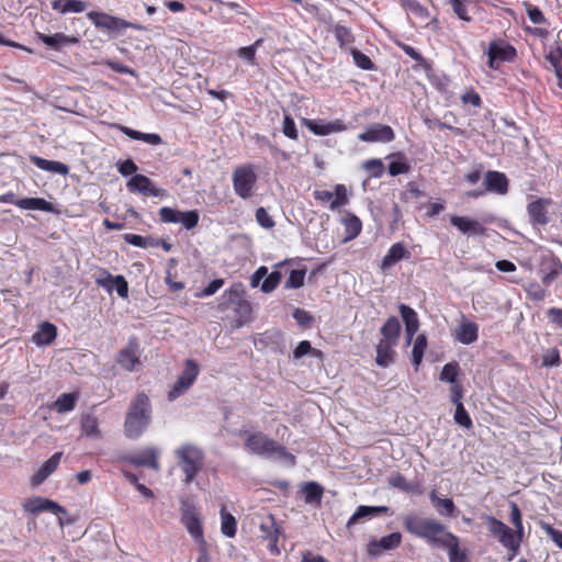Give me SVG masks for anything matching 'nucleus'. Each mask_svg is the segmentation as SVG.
<instances>
[{
    "label": "nucleus",
    "instance_id": "37",
    "mask_svg": "<svg viewBox=\"0 0 562 562\" xmlns=\"http://www.w3.org/2000/svg\"><path fill=\"white\" fill-rule=\"evenodd\" d=\"M302 493L304 494V501L306 504L321 505L324 487L314 481L306 482L302 485Z\"/></svg>",
    "mask_w": 562,
    "mask_h": 562
},
{
    "label": "nucleus",
    "instance_id": "61",
    "mask_svg": "<svg viewBox=\"0 0 562 562\" xmlns=\"http://www.w3.org/2000/svg\"><path fill=\"white\" fill-rule=\"evenodd\" d=\"M179 215H181V211L169 206L159 210V216L164 223L178 224Z\"/></svg>",
    "mask_w": 562,
    "mask_h": 562
},
{
    "label": "nucleus",
    "instance_id": "28",
    "mask_svg": "<svg viewBox=\"0 0 562 562\" xmlns=\"http://www.w3.org/2000/svg\"><path fill=\"white\" fill-rule=\"evenodd\" d=\"M38 38L48 48L55 50H60L66 45L77 44L79 42L77 37L68 36L65 35L64 33H55L53 35L38 34Z\"/></svg>",
    "mask_w": 562,
    "mask_h": 562
},
{
    "label": "nucleus",
    "instance_id": "50",
    "mask_svg": "<svg viewBox=\"0 0 562 562\" xmlns=\"http://www.w3.org/2000/svg\"><path fill=\"white\" fill-rule=\"evenodd\" d=\"M351 55H352L355 65L357 67H359L360 69H362V70H373V69H375V65L370 59V57L367 56L364 53H362V52H360V50H358L356 48H352L351 49Z\"/></svg>",
    "mask_w": 562,
    "mask_h": 562
},
{
    "label": "nucleus",
    "instance_id": "22",
    "mask_svg": "<svg viewBox=\"0 0 562 562\" xmlns=\"http://www.w3.org/2000/svg\"><path fill=\"white\" fill-rule=\"evenodd\" d=\"M158 450L155 448H146L136 456L128 458V463L135 467H146L158 471L160 465L158 462Z\"/></svg>",
    "mask_w": 562,
    "mask_h": 562
},
{
    "label": "nucleus",
    "instance_id": "49",
    "mask_svg": "<svg viewBox=\"0 0 562 562\" xmlns=\"http://www.w3.org/2000/svg\"><path fill=\"white\" fill-rule=\"evenodd\" d=\"M333 193L334 198L331 200V203L329 204L330 210H337L340 206L347 204L349 196L347 189L344 184H336L335 191Z\"/></svg>",
    "mask_w": 562,
    "mask_h": 562
},
{
    "label": "nucleus",
    "instance_id": "23",
    "mask_svg": "<svg viewBox=\"0 0 562 562\" xmlns=\"http://www.w3.org/2000/svg\"><path fill=\"white\" fill-rule=\"evenodd\" d=\"M541 281L546 286H550L552 282L562 273V262L557 257H551L542 262L540 268Z\"/></svg>",
    "mask_w": 562,
    "mask_h": 562
},
{
    "label": "nucleus",
    "instance_id": "47",
    "mask_svg": "<svg viewBox=\"0 0 562 562\" xmlns=\"http://www.w3.org/2000/svg\"><path fill=\"white\" fill-rule=\"evenodd\" d=\"M402 5L415 16L426 20L429 11L418 0H400Z\"/></svg>",
    "mask_w": 562,
    "mask_h": 562
},
{
    "label": "nucleus",
    "instance_id": "43",
    "mask_svg": "<svg viewBox=\"0 0 562 562\" xmlns=\"http://www.w3.org/2000/svg\"><path fill=\"white\" fill-rule=\"evenodd\" d=\"M546 58L555 71L558 77V87L562 89V48L557 47L551 49Z\"/></svg>",
    "mask_w": 562,
    "mask_h": 562
},
{
    "label": "nucleus",
    "instance_id": "14",
    "mask_svg": "<svg viewBox=\"0 0 562 562\" xmlns=\"http://www.w3.org/2000/svg\"><path fill=\"white\" fill-rule=\"evenodd\" d=\"M450 224L467 237H479L486 235L484 223L470 216H450Z\"/></svg>",
    "mask_w": 562,
    "mask_h": 562
},
{
    "label": "nucleus",
    "instance_id": "64",
    "mask_svg": "<svg viewBox=\"0 0 562 562\" xmlns=\"http://www.w3.org/2000/svg\"><path fill=\"white\" fill-rule=\"evenodd\" d=\"M256 221L261 227H263L266 229L272 228L274 226L273 218L269 215L267 210L262 206L258 207L256 211Z\"/></svg>",
    "mask_w": 562,
    "mask_h": 562
},
{
    "label": "nucleus",
    "instance_id": "54",
    "mask_svg": "<svg viewBox=\"0 0 562 562\" xmlns=\"http://www.w3.org/2000/svg\"><path fill=\"white\" fill-rule=\"evenodd\" d=\"M282 278V273L280 271H272L270 274H267L263 282L261 283V291L263 293L272 292L280 283Z\"/></svg>",
    "mask_w": 562,
    "mask_h": 562
},
{
    "label": "nucleus",
    "instance_id": "42",
    "mask_svg": "<svg viewBox=\"0 0 562 562\" xmlns=\"http://www.w3.org/2000/svg\"><path fill=\"white\" fill-rule=\"evenodd\" d=\"M221 531L228 538L235 537L237 532V520L224 506L221 508Z\"/></svg>",
    "mask_w": 562,
    "mask_h": 562
},
{
    "label": "nucleus",
    "instance_id": "59",
    "mask_svg": "<svg viewBox=\"0 0 562 562\" xmlns=\"http://www.w3.org/2000/svg\"><path fill=\"white\" fill-rule=\"evenodd\" d=\"M304 124L313 134H315L317 136H326L327 135V130H328L327 122H323L321 120L316 121V120L304 119Z\"/></svg>",
    "mask_w": 562,
    "mask_h": 562
},
{
    "label": "nucleus",
    "instance_id": "11",
    "mask_svg": "<svg viewBox=\"0 0 562 562\" xmlns=\"http://www.w3.org/2000/svg\"><path fill=\"white\" fill-rule=\"evenodd\" d=\"M199 371L198 363L192 359H187L183 371L168 392V400L172 402L181 396L194 383Z\"/></svg>",
    "mask_w": 562,
    "mask_h": 562
},
{
    "label": "nucleus",
    "instance_id": "24",
    "mask_svg": "<svg viewBox=\"0 0 562 562\" xmlns=\"http://www.w3.org/2000/svg\"><path fill=\"white\" fill-rule=\"evenodd\" d=\"M456 340L463 345H471L479 338V326L474 322L464 321L461 322L456 330Z\"/></svg>",
    "mask_w": 562,
    "mask_h": 562
},
{
    "label": "nucleus",
    "instance_id": "9",
    "mask_svg": "<svg viewBox=\"0 0 562 562\" xmlns=\"http://www.w3.org/2000/svg\"><path fill=\"white\" fill-rule=\"evenodd\" d=\"M140 346L136 336H131L127 344L116 355V363L128 372L137 371L142 366L140 362Z\"/></svg>",
    "mask_w": 562,
    "mask_h": 562
},
{
    "label": "nucleus",
    "instance_id": "12",
    "mask_svg": "<svg viewBox=\"0 0 562 562\" xmlns=\"http://www.w3.org/2000/svg\"><path fill=\"white\" fill-rule=\"evenodd\" d=\"M181 522L195 543L205 540L200 513L193 504L189 502L182 504Z\"/></svg>",
    "mask_w": 562,
    "mask_h": 562
},
{
    "label": "nucleus",
    "instance_id": "41",
    "mask_svg": "<svg viewBox=\"0 0 562 562\" xmlns=\"http://www.w3.org/2000/svg\"><path fill=\"white\" fill-rule=\"evenodd\" d=\"M426 348H427V337L425 334H419L414 340L413 350H412V364L415 368V370H418V367L422 363Z\"/></svg>",
    "mask_w": 562,
    "mask_h": 562
},
{
    "label": "nucleus",
    "instance_id": "13",
    "mask_svg": "<svg viewBox=\"0 0 562 562\" xmlns=\"http://www.w3.org/2000/svg\"><path fill=\"white\" fill-rule=\"evenodd\" d=\"M126 188L131 193H140L154 198L166 195V190L156 188L148 177L140 173L134 175L126 182Z\"/></svg>",
    "mask_w": 562,
    "mask_h": 562
},
{
    "label": "nucleus",
    "instance_id": "33",
    "mask_svg": "<svg viewBox=\"0 0 562 562\" xmlns=\"http://www.w3.org/2000/svg\"><path fill=\"white\" fill-rule=\"evenodd\" d=\"M342 224L345 227V236H344L342 240L345 243L357 238L362 231V223H361L360 218L352 213H348L342 218Z\"/></svg>",
    "mask_w": 562,
    "mask_h": 562
},
{
    "label": "nucleus",
    "instance_id": "5",
    "mask_svg": "<svg viewBox=\"0 0 562 562\" xmlns=\"http://www.w3.org/2000/svg\"><path fill=\"white\" fill-rule=\"evenodd\" d=\"M175 456L178 465L184 473V484L190 485L203 468V450L195 445L183 443L175 450Z\"/></svg>",
    "mask_w": 562,
    "mask_h": 562
},
{
    "label": "nucleus",
    "instance_id": "17",
    "mask_svg": "<svg viewBox=\"0 0 562 562\" xmlns=\"http://www.w3.org/2000/svg\"><path fill=\"white\" fill-rule=\"evenodd\" d=\"M485 191L505 195L509 190V181L504 172L490 170L484 175Z\"/></svg>",
    "mask_w": 562,
    "mask_h": 562
},
{
    "label": "nucleus",
    "instance_id": "15",
    "mask_svg": "<svg viewBox=\"0 0 562 562\" xmlns=\"http://www.w3.org/2000/svg\"><path fill=\"white\" fill-rule=\"evenodd\" d=\"M361 142L366 143H390L395 138L394 131L391 126L384 124H374L358 135Z\"/></svg>",
    "mask_w": 562,
    "mask_h": 562
},
{
    "label": "nucleus",
    "instance_id": "1",
    "mask_svg": "<svg viewBox=\"0 0 562 562\" xmlns=\"http://www.w3.org/2000/svg\"><path fill=\"white\" fill-rule=\"evenodd\" d=\"M403 526L408 533L425 540L430 547L446 549L449 562H470L467 551L460 549L459 538L436 519L406 515Z\"/></svg>",
    "mask_w": 562,
    "mask_h": 562
},
{
    "label": "nucleus",
    "instance_id": "2",
    "mask_svg": "<svg viewBox=\"0 0 562 562\" xmlns=\"http://www.w3.org/2000/svg\"><path fill=\"white\" fill-rule=\"evenodd\" d=\"M509 520L514 526V530L510 529L502 520L497 519L492 515H485L484 520L487 524L490 533L498 540V542L507 549L508 561L514 560L520 551V546L524 540L525 529L522 524V515L515 502L509 503Z\"/></svg>",
    "mask_w": 562,
    "mask_h": 562
},
{
    "label": "nucleus",
    "instance_id": "21",
    "mask_svg": "<svg viewBox=\"0 0 562 562\" xmlns=\"http://www.w3.org/2000/svg\"><path fill=\"white\" fill-rule=\"evenodd\" d=\"M80 434L89 439H102L99 418L91 413L83 414L80 419Z\"/></svg>",
    "mask_w": 562,
    "mask_h": 562
},
{
    "label": "nucleus",
    "instance_id": "45",
    "mask_svg": "<svg viewBox=\"0 0 562 562\" xmlns=\"http://www.w3.org/2000/svg\"><path fill=\"white\" fill-rule=\"evenodd\" d=\"M262 43H263V40L258 38L255 41L254 44H251L249 46L240 47L237 50V56L250 65H256V52H257V48L262 45Z\"/></svg>",
    "mask_w": 562,
    "mask_h": 562
},
{
    "label": "nucleus",
    "instance_id": "10",
    "mask_svg": "<svg viewBox=\"0 0 562 562\" xmlns=\"http://www.w3.org/2000/svg\"><path fill=\"white\" fill-rule=\"evenodd\" d=\"M87 18L97 29L108 32L111 36L121 35L127 25L126 20L104 12L90 11Z\"/></svg>",
    "mask_w": 562,
    "mask_h": 562
},
{
    "label": "nucleus",
    "instance_id": "20",
    "mask_svg": "<svg viewBox=\"0 0 562 562\" xmlns=\"http://www.w3.org/2000/svg\"><path fill=\"white\" fill-rule=\"evenodd\" d=\"M551 203L548 199H538L528 204L527 211L530 222L533 225H547L549 223V216L547 206Z\"/></svg>",
    "mask_w": 562,
    "mask_h": 562
},
{
    "label": "nucleus",
    "instance_id": "3",
    "mask_svg": "<svg viewBox=\"0 0 562 562\" xmlns=\"http://www.w3.org/2000/svg\"><path fill=\"white\" fill-rule=\"evenodd\" d=\"M153 419L150 398L138 392L131 401L124 419L123 431L127 439L136 440L148 429Z\"/></svg>",
    "mask_w": 562,
    "mask_h": 562
},
{
    "label": "nucleus",
    "instance_id": "6",
    "mask_svg": "<svg viewBox=\"0 0 562 562\" xmlns=\"http://www.w3.org/2000/svg\"><path fill=\"white\" fill-rule=\"evenodd\" d=\"M487 66L497 70L502 63H513L517 57V49L514 45L503 38L491 41L485 52Z\"/></svg>",
    "mask_w": 562,
    "mask_h": 562
},
{
    "label": "nucleus",
    "instance_id": "16",
    "mask_svg": "<svg viewBox=\"0 0 562 562\" xmlns=\"http://www.w3.org/2000/svg\"><path fill=\"white\" fill-rule=\"evenodd\" d=\"M23 509L31 514H38L42 512H53L56 514L67 513L66 508L56 502L40 496L27 498L23 503Z\"/></svg>",
    "mask_w": 562,
    "mask_h": 562
},
{
    "label": "nucleus",
    "instance_id": "57",
    "mask_svg": "<svg viewBox=\"0 0 562 562\" xmlns=\"http://www.w3.org/2000/svg\"><path fill=\"white\" fill-rule=\"evenodd\" d=\"M449 2L452 7L453 12L460 20L464 22L471 21V16L468 14L467 10V4L469 0H449Z\"/></svg>",
    "mask_w": 562,
    "mask_h": 562
},
{
    "label": "nucleus",
    "instance_id": "62",
    "mask_svg": "<svg viewBox=\"0 0 562 562\" xmlns=\"http://www.w3.org/2000/svg\"><path fill=\"white\" fill-rule=\"evenodd\" d=\"M525 5H526L528 18L533 24H546L547 23V20L544 18L542 11L538 7L532 5L528 2H525Z\"/></svg>",
    "mask_w": 562,
    "mask_h": 562
},
{
    "label": "nucleus",
    "instance_id": "4",
    "mask_svg": "<svg viewBox=\"0 0 562 562\" xmlns=\"http://www.w3.org/2000/svg\"><path fill=\"white\" fill-rule=\"evenodd\" d=\"M245 447L256 456L282 461L290 467H294L296 464V458L294 454L289 452L284 446L269 438L261 431L247 434Z\"/></svg>",
    "mask_w": 562,
    "mask_h": 562
},
{
    "label": "nucleus",
    "instance_id": "56",
    "mask_svg": "<svg viewBox=\"0 0 562 562\" xmlns=\"http://www.w3.org/2000/svg\"><path fill=\"white\" fill-rule=\"evenodd\" d=\"M363 168L372 178H380L384 172V165L380 159H369L363 164Z\"/></svg>",
    "mask_w": 562,
    "mask_h": 562
},
{
    "label": "nucleus",
    "instance_id": "35",
    "mask_svg": "<svg viewBox=\"0 0 562 562\" xmlns=\"http://www.w3.org/2000/svg\"><path fill=\"white\" fill-rule=\"evenodd\" d=\"M384 341L397 344L401 334V324L396 316H391L386 319L380 329Z\"/></svg>",
    "mask_w": 562,
    "mask_h": 562
},
{
    "label": "nucleus",
    "instance_id": "48",
    "mask_svg": "<svg viewBox=\"0 0 562 562\" xmlns=\"http://www.w3.org/2000/svg\"><path fill=\"white\" fill-rule=\"evenodd\" d=\"M306 355H311L312 357L315 358H321L323 353L321 350L313 348L308 340H302L294 349L293 356L295 359H300Z\"/></svg>",
    "mask_w": 562,
    "mask_h": 562
},
{
    "label": "nucleus",
    "instance_id": "36",
    "mask_svg": "<svg viewBox=\"0 0 562 562\" xmlns=\"http://www.w3.org/2000/svg\"><path fill=\"white\" fill-rule=\"evenodd\" d=\"M429 498L432 506L436 508L439 515L441 516H453L456 512V505L451 498L448 497H439L437 492L432 490L429 493Z\"/></svg>",
    "mask_w": 562,
    "mask_h": 562
},
{
    "label": "nucleus",
    "instance_id": "39",
    "mask_svg": "<svg viewBox=\"0 0 562 562\" xmlns=\"http://www.w3.org/2000/svg\"><path fill=\"white\" fill-rule=\"evenodd\" d=\"M387 510H389V508L386 506L360 505L359 507H357L356 512L349 518V520L347 522V527H351L353 524H356L358 520H360L362 518L373 517L381 513H386Z\"/></svg>",
    "mask_w": 562,
    "mask_h": 562
},
{
    "label": "nucleus",
    "instance_id": "34",
    "mask_svg": "<svg viewBox=\"0 0 562 562\" xmlns=\"http://www.w3.org/2000/svg\"><path fill=\"white\" fill-rule=\"evenodd\" d=\"M406 254L407 250L402 243L393 244L382 259L381 269L385 270L393 267L396 262L402 260Z\"/></svg>",
    "mask_w": 562,
    "mask_h": 562
},
{
    "label": "nucleus",
    "instance_id": "44",
    "mask_svg": "<svg viewBox=\"0 0 562 562\" xmlns=\"http://www.w3.org/2000/svg\"><path fill=\"white\" fill-rule=\"evenodd\" d=\"M334 35L340 48H346L355 42V36L349 27L336 24L333 29Z\"/></svg>",
    "mask_w": 562,
    "mask_h": 562
},
{
    "label": "nucleus",
    "instance_id": "8",
    "mask_svg": "<svg viewBox=\"0 0 562 562\" xmlns=\"http://www.w3.org/2000/svg\"><path fill=\"white\" fill-rule=\"evenodd\" d=\"M260 538L268 541L267 549L271 555H280L281 549L279 547L280 537H284L283 528L278 522L272 514L259 525Z\"/></svg>",
    "mask_w": 562,
    "mask_h": 562
},
{
    "label": "nucleus",
    "instance_id": "32",
    "mask_svg": "<svg viewBox=\"0 0 562 562\" xmlns=\"http://www.w3.org/2000/svg\"><path fill=\"white\" fill-rule=\"evenodd\" d=\"M88 7L86 1L81 0H53L52 9L61 14L81 13Z\"/></svg>",
    "mask_w": 562,
    "mask_h": 562
},
{
    "label": "nucleus",
    "instance_id": "7",
    "mask_svg": "<svg viewBox=\"0 0 562 562\" xmlns=\"http://www.w3.org/2000/svg\"><path fill=\"white\" fill-rule=\"evenodd\" d=\"M232 181L234 191L239 198L244 200L250 198L257 182L254 167L251 165L236 167Z\"/></svg>",
    "mask_w": 562,
    "mask_h": 562
},
{
    "label": "nucleus",
    "instance_id": "51",
    "mask_svg": "<svg viewBox=\"0 0 562 562\" xmlns=\"http://www.w3.org/2000/svg\"><path fill=\"white\" fill-rule=\"evenodd\" d=\"M200 220V215L198 211L191 210V211H181V215H179L178 223H180L186 229L190 231L194 228Z\"/></svg>",
    "mask_w": 562,
    "mask_h": 562
},
{
    "label": "nucleus",
    "instance_id": "29",
    "mask_svg": "<svg viewBox=\"0 0 562 562\" xmlns=\"http://www.w3.org/2000/svg\"><path fill=\"white\" fill-rule=\"evenodd\" d=\"M30 160L34 164L38 169L48 171L52 173H57L61 176H66L69 172V167L66 164L55 160H47L45 158L32 155L30 156Z\"/></svg>",
    "mask_w": 562,
    "mask_h": 562
},
{
    "label": "nucleus",
    "instance_id": "31",
    "mask_svg": "<svg viewBox=\"0 0 562 562\" xmlns=\"http://www.w3.org/2000/svg\"><path fill=\"white\" fill-rule=\"evenodd\" d=\"M423 69L425 70V74L434 88H436L441 93L448 90L451 82L449 76L443 72L436 71L430 63L426 64Z\"/></svg>",
    "mask_w": 562,
    "mask_h": 562
},
{
    "label": "nucleus",
    "instance_id": "38",
    "mask_svg": "<svg viewBox=\"0 0 562 562\" xmlns=\"http://www.w3.org/2000/svg\"><path fill=\"white\" fill-rule=\"evenodd\" d=\"M396 344L380 340L376 345V359L375 362L381 368H387L393 363L394 351L392 349Z\"/></svg>",
    "mask_w": 562,
    "mask_h": 562
},
{
    "label": "nucleus",
    "instance_id": "27",
    "mask_svg": "<svg viewBox=\"0 0 562 562\" xmlns=\"http://www.w3.org/2000/svg\"><path fill=\"white\" fill-rule=\"evenodd\" d=\"M56 336L57 327L53 323L44 322L33 334L32 341L36 346H48L55 340Z\"/></svg>",
    "mask_w": 562,
    "mask_h": 562
},
{
    "label": "nucleus",
    "instance_id": "18",
    "mask_svg": "<svg viewBox=\"0 0 562 562\" xmlns=\"http://www.w3.org/2000/svg\"><path fill=\"white\" fill-rule=\"evenodd\" d=\"M398 311L405 325L406 344L411 345L419 329V319L416 311L406 304H400Z\"/></svg>",
    "mask_w": 562,
    "mask_h": 562
},
{
    "label": "nucleus",
    "instance_id": "52",
    "mask_svg": "<svg viewBox=\"0 0 562 562\" xmlns=\"http://www.w3.org/2000/svg\"><path fill=\"white\" fill-rule=\"evenodd\" d=\"M305 270L293 269L285 281L284 286L286 289H300L304 284Z\"/></svg>",
    "mask_w": 562,
    "mask_h": 562
},
{
    "label": "nucleus",
    "instance_id": "25",
    "mask_svg": "<svg viewBox=\"0 0 562 562\" xmlns=\"http://www.w3.org/2000/svg\"><path fill=\"white\" fill-rule=\"evenodd\" d=\"M113 126L131 139L142 140L154 146L162 144V138L157 133H143L121 124H113Z\"/></svg>",
    "mask_w": 562,
    "mask_h": 562
},
{
    "label": "nucleus",
    "instance_id": "30",
    "mask_svg": "<svg viewBox=\"0 0 562 562\" xmlns=\"http://www.w3.org/2000/svg\"><path fill=\"white\" fill-rule=\"evenodd\" d=\"M18 207L22 210L42 211L47 213H58L54 205L43 198H23L18 201Z\"/></svg>",
    "mask_w": 562,
    "mask_h": 562
},
{
    "label": "nucleus",
    "instance_id": "26",
    "mask_svg": "<svg viewBox=\"0 0 562 562\" xmlns=\"http://www.w3.org/2000/svg\"><path fill=\"white\" fill-rule=\"evenodd\" d=\"M246 295L244 284L241 282L233 283L222 294L221 310H227L236 303L240 302Z\"/></svg>",
    "mask_w": 562,
    "mask_h": 562
},
{
    "label": "nucleus",
    "instance_id": "46",
    "mask_svg": "<svg viewBox=\"0 0 562 562\" xmlns=\"http://www.w3.org/2000/svg\"><path fill=\"white\" fill-rule=\"evenodd\" d=\"M460 372L459 363L456 361L446 363L440 372V381L450 384L459 383L458 375Z\"/></svg>",
    "mask_w": 562,
    "mask_h": 562
},
{
    "label": "nucleus",
    "instance_id": "63",
    "mask_svg": "<svg viewBox=\"0 0 562 562\" xmlns=\"http://www.w3.org/2000/svg\"><path fill=\"white\" fill-rule=\"evenodd\" d=\"M540 528L552 539V541L562 549V531L553 528L546 521H540Z\"/></svg>",
    "mask_w": 562,
    "mask_h": 562
},
{
    "label": "nucleus",
    "instance_id": "55",
    "mask_svg": "<svg viewBox=\"0 0 562 562\" xmlns=\"http://www.w3.org/2000/svg\"><path fill=\"white\" fill-rule=\"evenodd\" d=\"M453 418L454 422L463 428L470 429L473 426V422L463 404L456 406Z\"/></svg>",
    "mask_w": 562,
    "mask_h": 562
},
{
    "label": "nucleus",
    "instance_id": "58",
    "mask_svg": "<svg viewBox=\"0 0 562 562\" xmlns=\"http://www.w3.org/2000/svg\"><path fill=\"white\" fill-rule=\"evenodd\" d=\"M397 46L405 53V55H407L408 57H411L412 59H414L415 61L419 63V65L424 68L426 66V64H428L429 61L427 59H425L423 57V55L416 49L414 48L413 46L408 45V44H405V43H402V42H397L396 43Z\"/></svg>",
    "mask_w": 562,
    "mask_h": 562
},
{
    "label": "nucleus",
    "instance_id": "53",
    "mask_svg": "<svg viewBox=\"0 0 562 562\" xmlns=\"http://www.w3.org/2000/svg\"><path fill=\"white\" fill-rule=\"evenodd\" d=\"M124 240L127 244L135 246V247H140V248L156 247V244H154L153 238L144 237V236H140L137 234H131V233L125 234Z\"/></svg>",
    "mask_w": 562,
    "mask_h": 562
},
{
    "label": "nucleus",
    "instance_id": "40",
    "mask_svg": "<svg viewBox=\"0 0 562 562\" xmlns=\"http://www.w3.org/2000/svg\"><path fill=\"white\" fill-rule=\"evenodd\" d=\"M78 398L79 394L77 392L63 393L54 402L53 409L58 414L71 412L76 407Z\"/></svg>",
    "mask_w": 562,
    "mask_h": 562
},
{
    "label": "nucleus",
    "instance_id": "19",
    "mask_svg": "<svg viewBox=\"0 0 562 562\" xmlns=\"http://www.w3.org/2000/svg\"><path fill=\"white\" fill-rule=\"evenodd\" d=\"M402 542V535L400 532H392L383 536L379 540H372L368 544V552L371 555H379L382 550H394L400 547Z\"/></svg>",
    "mask_w": 562,
    "mask_h": 562
},
{
    "label": "nucleus",
    "instance_id": "60",
    "mask_svg": "<svg viewBox=\"0 0 562 562\" xmlns=\"http://www.w3.org/2000/svg\"><path fill=\"white\" fill-rule=\"evenodd\" d=\"M282 133L290 139L296 140L299 138L295 122L290 114L284 115Z\"/></svg>",
    "mask_w": 562,
    "mask_h": 562
}]
</instances>
